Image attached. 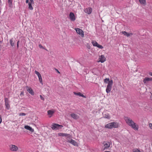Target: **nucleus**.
I'll list each match as a JSON object with an SVG mask.
<instances>
[{
	"mask_svg": "<svg viewBox=\"0 0 152 152\" xmlns=\"http://www.w3.org/2000/svg\"><path fill=\"white\" fill-rule=\"evenodd\" d=\"M35 73L37 75L38 77L40 83L42 85H43L42 79L40 74L39 72L37 71L36 70H35Z\"/></svg>",
	"mask_w": 152,
	"mask_h": 152,
	"instance_id": "nucleus-10",
	"label": "nucleus"
},
{
	"mask_svg": "<svg viewBox=\"0 0 152 152\" xmlns=\"http://www.w3.org/2000/svg\"><path fill=\"white\" fill-rule=\"evenodd\" d=\"M40 99L42 100L43 101H44L45 100V99L43 97L42 95H40Z\"/></svg>",
	"mask_w": 152,
	"mask_h": 152,
	"instance_id": "nucleus-32",
	"label": "nucleus"
},
{
	"mask_svg": "<svg viewBox=\"0 0 152 152\" xmlns=\"http://www.w3.org/2000/svg\"><path fill=\"white\" fill-rule=\"evenodd\" d=\"M55 112V110H48L47 111V113L48 115H49V118H51L52 117Z\"/></svg>",
	"mask_w": 152,
	"mask_h": 152,
	"instance_id": "nucleus-15",
	"label": "nucleus"
},
{
	"mask_svg": "<svg viewBox=\"0 0 152 152\" xmlns=\"http://www.w3.org/2000/svg\"><path fill=\"white\" fill-rule=\"evenodd\" d=\"M19 41H18L17 42V48H18V43H19Z\"/></svg>",
	"mask_w": 152,
	"mask_h": 152,
	"instance_id": "nucleus-36",
	"label": "nucleus"
},
{
	"mask_svg": "<svg viewBox=\"0 0 152 152\" xmlns=\"http://www.w3.org/2000/svg\"><path fill=\"white\" fill-rule=\"evenodd\" d=\"M91 43L94 46L97 47L98 48L101 49L103 48V47L102 45L99 44L96 41L92 40Z\"/></svg>",
	"mask_w": 152,
	"mask_h": 152,
	"instance_id": "nucleus-8",
	"label": "nucleus"
},
{
	"mask_svg": "<svg viewBox=\"0 0 152 152\" xmlns=\"http://www.w3.org/2000/svg\"><path fill=\"white\" fill-rule=\"evenodd\" d=\"M26 115V114L24 113H20L19 114L20 116H25Z\"/></svg>",
	"mask_w": 152,
	"mask_h": 152,
	"instance_id": "nucleus-30",
	"label": "nucleus"
},
{
	"mask_svg": "<svg viewBox=\"0 0 152 152\" xmlns=\"http://www.w3.org/2000/svg\"><path fill=\"white\" fill-rule=\"evenodd\" d=\"M139 2L141 4L144 5L146 4V0H139Z\"/></svg>",
	"mask_w": 152,
	"mask_h": 152,
	"instance_id": "nucleus-25",
	"label": "nucleus"
},
{
	"mask_svg": "<svg viewBox=\"0 0 152 152\" xmlns=\"http://www.w3.org/2000/svg\"><path fill=\"white\" fill-rule=\"evenodd\" d=\"M29 2V0H26V3H28Z\"/></svg>",
	"mask_w": 152,
	"mask_h": 152,
	"instance_id": "nucleus-37",
	"label": "nucleus"
},
{
	"mask_svg": "<svg viewBox=\"0 0 152 152\" xmlns=\"http://www.w3.org/2000/svg\"><path fill=\"white\" fill-rule=\"evenodd\" d=\"M151 98H152V93H151Z\"/></svg>",
	"mask_w": 152,
	"mask_h": 152,
	"instance_id": "nucleus-40",
	"label": "nucleus"
},
{
	"mask_svg": "<svg viewBox=\"0 0 152 152\" xmlns=\"http://www.w3.org/2000/svg\"><path fill=\"white\" fill-rule=\"evenodd\" d=\"M67 142L71 143V144L75 146H77V143L74 140L70 139V137H67Z\"/></svg>",
	"mask_w": 152,
	"mask_h": 152,
	"instance_id": "nucleus-6",
	"label": "nucleus"
},
{
	"mask_svg": "<svg viewBox=\"0 0 152 152\" xmlns=\"http://www.w3.org/2000/svg\"><path fill=\"white\" fill-rule=\"evenodd\" d=\"M73 93H74V94L75 95L79 96H82L84 98H86V96H85L83 94H82L80 92L76 93V92H74Z\"/></svg>",
	"mask_w": 152,
	"mask_h": 152,
	"instance_id": "nucleus-22",
	"label": "nucleus"
},
{
	"mask_svg": "<svg viewBox=\"0 0 152 152\" xmlns=\"http://www.w3.org/2000/svg\"><path fill=\"white\" fill-rule=\"evenodd\" d=\"M8 3L10 5V4L12 5V0H8Z\"/></svg>",
	"mask_w": 152,
	"mask_h": 152,
	"instance_id": "nucleus-31",
	"label": "nucleus"
},
{
	"mask_svg": "<svg viewBox=\"0 0 152 152\" xmlns=\"http://www.w3.org/2000/svg\"><path fill=\"white\" fill-rule=\"evenodd\" d=\"M133 152H141V151H140V150H139V149H137V148L133 149Z\"/></svg>",
	"mask_w": 152,
	"mask_h": 152,
	"instance_id": "nucleus-27",
	"label": "nucleus"
},
{
	"mask_svg": "<svg viewBox=\"0 0 152 152\" xmlns=\"http://www.w3.org/2000/svg\"><path fill=\"white\" fill-rule=\"evenodd\" d=\"M57 71V72L58 73L60 74V72H59V71L56 69H55Z\"/></svg>",
	"mask_w": 152,
	"mask_h": 152,
	"instance_id": "nucleus-35",
	"label": "nucleus"
},
{
	"mask_svg": "<svg viewBox=\"0 0 152 152\" xmlns=\"http://www.w3.org/2000/svg\"><path fill=\"white\" fill-rule=\"evenodd\" d=\"M124 119L127 125L135 130H138V125L135 123L130 117L125 116Z\"/></svg>",
	"mask_w": 152,
	"mask_h": 152,
	"instance_id": "nucleus-1",
	"label": "nucleus"
},
{
	"mask_svg": "<svg viewBox=\"0 0 152 152\" xmlns=\"http://www.w3.org/2000/svg\"><path fill=\"white\" fill-rule=\"evenodd\" d=\"M75 29L77 34L80 35L82 37H84V32L81 29L78 28H75Z\"/></svg>",
	"mask_w": 152,
	"mask_h": 152,
	"instance_id": "nucleus-7",
	"label": "nucleus"
},
{
	"mask_svg": "<svg viewBox=\"0 0 152 152\" xmlns=\"http://www.w3.org/2000/svg\"><path fill=\"white\" fill-rule=\"evenodd\" d=\"M24 92H23V91H22L21 92L20 94V96H23L24 95Z\"/></svg>",
	"mask_w": 152,
	"mask_h": 152,
	"instance_id": "nucleus-33",
	"label": "nucleus"
},
{
	"mask_svg": "<svg viewBox=\"0 0 152 152\" xmlns=\"http://www.w3.org/2000/svg\"><path fill=\"white\" fill-rule=\"evenodd\" d=\"M110 81L109 78H106L104 80V82L105 83H107L108 82L109 83Z\"/></svg>",
	"mask_w": 152,
	"mask_h": 152,
	"instance_id": "nucleus-28",
	"label": "nucleus"
},
{
	"mask_svg": "<svg viewBox=\"0 0 152 152\" xmlns=\"http://www.w3.org/2000/svg\"><path fill=\"white\" fill-rule=\"evenodd\" d=\"M63 126L57 124H53L52 125L51 128L53 130H57L62 128Z\"/></svg>",
	"mask_w": 152,
	"mask_h": 152,
	"instance_id": "nucleus-4",
	"label": "nucleus"
},
{
	"mask_svg": "<svg viewBox=\"0 0 152 152\" xmlns=\"http://www.w3.org/2000/svg\"><path fill=\"white\" fill-rule=\"evenodd\" d=\"M104 152H110L109 151H105Z\"/></svg>",
	"mask_w": 152,
	"mask_h": 152,
	"instance_id": "nucleus-39",
	"label": "nucleus"
},
{
	"mask_svg": "<svg viewBox=\"0 0 152 152\" xmlns=\"http://www.w3.org/2000/svg\"><path fill=\"white\" fill-rule=\"evenodd\" d=\"M39 47L40 48H42L43 49H45L46 50H47L45 49L44 48L41 44H39Z\"/></svg>",
	"mask_w": 152,
	"mask_h": 152,
	"instance_id": "nucleus-29",
	"label": "nucleus"
},
{
	"mask_svg": "<svg viewBox=\"0 0 152 152\" xmlns=\"http://www.w3.org/2000/svg\"><path fill=\"white\" fill-rule=\"evenodd\" d=\"M9 149L12 151L16 152L18 150V148L17 146L14 145L10 144L9 145Z\"/></svg>",
	"mask_w": 152,
	"mask_h": 152,
	"instance_id": "nucleus-5",
	"label": "nucleus"
},
{
	"mask_svg": "<svg viewBox=\"0 0 152 152\" xmlns=\"http://www.w3.org/2000/svg\"><path fill=\"white\" fill-rule=\"evenodd\" d=\"M149 126L150 128L152 129V124L150 123L149 124Z\"/></svg>",
	"mask_w": 152,
	"mask_h": 152,
	"instance_id": "nucleus-34",
	"label": "nucleus"
},
{
	"mask_svg": "<svg viewBox=\"0 0 152 152\" xmlns=\"http://www.w3.org/2000/svg\"><path fill=\"white\" fill-rule=\"evenodd\" d=\"M122 34L126 36L127 37H129L130 36H131L133 35V34L131 33H127L125 31L122 32Z\"/></svg>",
	"mask_w": 152,
	"mask_h": 152,
	"instance_id": "nucleus-21",
	"label": "nucleus"
},
{
	"mask_svg": "<svg viewBox=\"0 0 152 152\" xmlns=\"http://www.w3.org/2000/svg\"><path fill=\"white\" fill-rule=\"evenodd\" d=\"M106 59V58L104 55L99 56L98 62L103 63L105 61Z\"/></svg>",
	"mask_w": 152,
	"mask_h": 152,
	"instance_id": "nucleus-11",
	"label": "nucleus"
},
{
	"mask_svg": "<svg viewBox=\"0 0 152 152\" xmlns=\"http://www.w3.org/2000/svg\"><path fill=\"white\" fill-rule=\"evenodd\" d=\"M111 143V142L109 141H104L103 142L104 149H107L110 147Z\"/></svg>",
	"mask_w": 152,
	"mask_h": 152,
	"instance_id": "nucleus-9",
	"label": "nucleus"
},
{
	"mask_svg": "<svg viewBox=\"0 0 152 152\" xmlns=\"http://www.w3.org/2000/svg\"><path fill=\"white\" fill-rule=\"evenodd\" d=\"M4 101L5 102V104L6 108L7 110H9L10 107V106L9 104V101L8 99L7 98H6L4 99Z\"/></svg>",
	"mask_w": 152,
	"mask_h": 152,
	"instance_id": "nucleus-14",
	"label": "nucleus"
},
{
	"mask_svg": "<svg viewBox=\"0 0 152 152\" xmlns=\"http://www.w3.org/2000/svg\"><path fill=\"white\" fill-rule=\"evenodd\" d=\"M10 43L12 46H13L14 45V42L13 41V39H11L10 40Z\"/></svg>",
	"mask_w": 152,
	"mask_h": 152,
	"instance_id": "nucleus-26",
	"label": "nucleus"
},
{
	"mask_svg": "<svg viewBox=\"0 0 152 152\" xmlns=\"http://www.w3.org/2000/svg\"><path fill=\"white\" fill-rule=\"evenodd\" d=\"M113 83V80H111L108 83L106 89V92L107 93H109L112 89V86Z\"/></svg>",
	"mask_w": 152,
	"mask_h": 152,
	"instance_id": "nucleus-3",
	"label": "nucleus"
},
{
	"mask_svg": "<svg viewBox=\"0 0 152 152\" xmlns=\"http://www.w3.org/2000/svg\"><path fill=\"white\" fill-rule=\"evenodd\" d=\"M24 128L27 130L30 131L31 132H33L34 131V129L28 125L25 126Z\"/></svg>",
	"mask_w": 152,
	"mask_h": 152,
	"instance_id": "nucleus-19",
	"label": "nucleus"
},
{
	"mask_svg": "<svg viewBox=\"0 0 152 152\" xmlns=\"http://www.w3.org/2000/svg\"><path fill=\"white\" fill-rule=\"evenodd\" d=\"M59 136H66L67 137H69V135L68 134H67L66 133H59L58 134Z\"/></svg>",
	"mask_w": 152,
	"mask_h": 152,
	"instance_id": "nucleus-23",
	"label": "nucleus"
},
{
	"mask_svg": "<svg viewBox=\"0 0 152 152\" xmlns=\"http://www.w3.org/2000/svg\"><path fill=\"white\" fill-rule=\"evenodd\" d=\"M152 81V77H145L143 80V82L144 84H147L148 81Z\"/></svg>",
	"mask_w": 152,
	"mask_h": 152,
	"instance_id": "nucleus-18",
	"label": "nucleus"
},
{
	"mask_svg": "<svg viewBox=\"0 0 152 152\" xmlns=\"http://www.w3.org/2000/svg\"><path fill=\"white\" fill-rule=\"evenodd\" d=\"M149 74L150 75L152 76V72H150L149 73Z\"/></svg>",
	"mask_w": 152,
	"mask_h": 152,
	"instance_id": "nucleus-38",
	"label": "nucleus"
},
{
	"mask_svg": "<svg viewBox=\"0 0 152 152\" xmlns=\"http://www.w3.org/2000/svg\"><path fill=\"white\" fill-rule=\"evenodd\" d=\"M104 117L105 118L110 119V117L109 114L108 113H106L104 115Z\"/></svg>",
	"mask_w": 152,
	"mask_h": 152,
	"instance_id": "nucleus-24",
	"label": "nucleus"
},
{
	"mask_svg": "<svg viewBox=\"0 0 152 152\" xmlns=\"http://www.w3.org/2000/svg\"><path fill=\"white\" fill-rule=\"evenodd\" d=\"M27 90L28 91L31 95H34V93L32 89L31 88L28 87V86H26Z\"/></svg>",
	"mask_w": 152,
	"mask_h": 152,
	"instance_id": "nucleus-16",
	"label": "nucleus"
},
{
	"mask_svg": "<svg viewBox=\"0 0 152 152\" xmlns=\"http://www.w3.org/2000/svg\"><path fill=\"white\" fill-rule=\"evenodd\" d=\"M119 126V125L118 123L112 122L106 124L105 126V128L111 129L113 128H117Z\"/></svg>",
	"mask_w": 152,
	"mask_h": 152,
	"instance_id": "nucleus-2",
	"label": "nucleus"
},
{
	"mask_svg": "<svg viewBox=\"0 0 152 152\" xmlns=\"http://www.w3.org/2000/svg\"><path fill=\"white\" fill-rule=\"evenodd\" d=\"M34 4V1L33 0H30L29 2L28 3V8L30 10H32L33 9L32 4Z\"/></svg>",
	"mask_w": 152,
	"mask_h": 152,
	"instance_id": "nucleus-17",
	"label": "nucleus"
},
{
	"mask_svg": "<svg viewBox=\"0 0 152 152\" xmlns=\"http://www.w3.org/2000/svg\"><path fill=\"white\" fill-rule=\"evenodd\" d=\"M84 11L86 13L90 15L92 12V9L90 7H89L85 9Z\"/></svg>",
	"mask_w": 152,
	"mask_h": 152,
	"instance_id": "nucleus-12",
	"label": "nucleus"
},
{
	"mask_svg": "<svg viewBox=\"0 0 152 152\" xmlns=\"http://www.w3.org/2000/svg\"><path fill=\"white\" fill-rule=\"evenodd\" d=\"M69 17L70 19L72 21H74L76 20V18L75 17L74 14L72 12H70L69 15Z\"/></svg>",
	"mask_w": 152,
	"mask_h": 152,
	"instance_id": "nucleus-13",
	"label": "nucleus"
},
{
	"mask_svg": "<svg viewBox=\"0 0 152 152\" xmlns=\"http://www.w3.org/2000/svg\"><path fill=\"white\" fill-rule=\"evenodd\" d=\"M70 115L72 118L75 119H77L79 118V116L75 113L71 114Z\"/></svg>",
	"mask_w": 152,
	"mask_h": 152,
	"instance_id": "nucleus-20",
	"label": "nucleus"
}]
</instances>
